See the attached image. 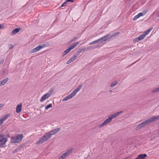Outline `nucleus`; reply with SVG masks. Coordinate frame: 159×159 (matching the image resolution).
<instances>
[{
    "mask_svg": "<svg viewBox=\"0 0 159 159\" xmlns=\"http://www.w3.org/2000/svg\"><path fill=\"white\" fill-rule=\"evenodd\" d=\"M63 157L62 155L60 156L59 157V159H64L65 158Z\"/></svg>",
    "mask_w": 159,
    "mask_h": 159,
    "instance_id": "obj_39",
    "label": "nucleus"
},
{
    "mask_svg": "<svg viewBox=\"0 0 159 159\" xmlns=\"http://www.w3.org/2000/svg\"><path fill=\"white\" fill-rule=\"evenodd\" d=\"M82 51H83V49H80L79 50L77 51V52L78 53H80L82 52Z\"/></svg>",
    "mask_w": 159,
    "mask_h": 159,
    "instance_id": "obj_38",
    "label": "nucleus"
},
{
    "mask_svg": "<svg viewBox=\"0 0 159 159\" xmlns=\"http://www.w3.org/2000/svg\"><path fill=\"white\" fill-rule=\"evenodd\" d=\"M9 46L10 47L9 48V50H11L13 48V45L12 44H9Z\"/></svg>",
    "mask_w": 159,
    "mask_h": 159,
    "instance_id": "obj_33",
    "label": "nucleus"
},
{
    "mask_svg": "<svg viewBox=\"0 0 159 159\" xmlns=\"http://www.w3.org/2000/svg\"><path fill=\"white\" fill-rule=\"evenodd\" d=\"M142 128H143V127H142V125H140V124H139L136 127V130H138Z\"/></svg>",
    "mask_w": 159,
    "mask_h": 159,
    "instance_id": "obj_26",
    "label": "nucleus"
},
{
    "mask_svg": "<svg viewBox=\"0 0 159 159\" xmlns=\"http://www.w3.org/2000/svg\"><path fill=\"white\" fill-rule=\"evenodd\" d=\"M60 129V128H58L45 134L44 135L41 137L36 142V144H39L46 141L51 137L52 135L56 134L59 132Z\"/></svg>",
    "mask_w": 159,
    "mask_h": 159,
    "instance_id": "obj_1",
    "label": "nucleus"
},
{
    "mask_svg": "<svg viewBox=\"0 0 159 159\" xmlns=\"http://www.w3.org/2000/svg\"><path fill=\"white\" fill-rule=\"evenodd\" d=\"M3 106V104H0V108L2 107Z\"/></svg>",
    "mask_w": 159,
    "mask_h": 159,
    "instance_id": "obj_44",
    "label": "nucleus"
},
{
    "mask_svg": "<svg viewBox=\"0 0 159 159\" xmlns=\"http://www.w3.org/2000/svg\"><path fill=\"white\" fill-rule=\"evenodd\" d=\"M139 15V17H140L141 16H143L144 14H143V13L142 12H140L138 14Z\"/></svg>",
    "mask_w": 159,
    "mask_h": 159,
    "instance_id": "obj_35",
    "label": "nucleus"
},
{
    "mask_svg": "<svg viewBox=\"0 0 159 159\" xmlns=\"http://www.w3.org/2000/svg\"><path fill=\"white\" fill-rule=\"evenodd\" d=\"M70 51V50L68 48V49L66 50L63 52V56L66 55Z\"/></svg>",
    "mask_w": 159,
    "mask_h": 159,
    "instance_id": "obj_24",
    "label": "nucleus"
},
{
    "mask_svg": "<svg viewBox=\"0 0 159 159\" xmlns=\"http://www.w3.org/2000/svg\"><path fill=\"white\" fill-rule=\"evenodd\" d=\"M17 149H15L14 151V153L16 152H17Z\"/></svg>",
    "mask_w": 159,
    "mask_h": 159,
    "instance_id": "obj_43",
    "label": "nucleus"
},
{
    "mask_svg": "<svg viewBox=\"0 0 159 159\" xmlns=\"http://www.w3.org/2000/svg\"><path fill=\"white\" fill-rule=\"evenodd\" d=\"M77 39V38L75 37L74 38H73L70 41V42H71L74 41H75Z\"/></svg>",
    "mask_w": 159,
    "mask_h": 159,
    "instance_id": "obj_36",
    "label": "nucleus"
},
{
    "mask_svg": "<svg viewBox=\"0 0 159 159\" xmlns=\"http://www.w3.org/2000/svg\"><path fill=\"white\" fill-rule=\"evenodd\" d=\"M92 48L91 47H88L87 48V50H89L91 48Z\"/></svg>",
    "mask_w": 159,
    "mask_h": 159,
    "instance_id": "obj_42",
    "label": "nucleus"
},
{
    "mask_svg": "<svg viewBox=\"0 0 159 159\" xmlns=\"http://www.w3.org/2000/svg\"><path fill=\"white\" fill-rule=\"evenodd\" d=\"M146 35H145V34L143 33V34H142L140 35L138 37L139 39L140 40H142L145 37Z\"/></svg>",
    "mask_w": 159,
    "mask_h": 159,
    "instance_id": "obj_22",
    "label": "nucleus"
},
{
    "mask_svg": "<svg viewBox=\"0 0 159 159\" xmlns=\"http://www.w3.org/2000/svg\"><path fill=\"white\" fill-rule=\"evenodd\" d=\"M98 42H100V43H102V41H101V38L90 43H89V44L91 45L92 44L97 43Z\"/></svg>",
    "mask_w": 159,
    "mask_h": 159,
    "instance_id": "obj_17",
    "label": "nucleus"
},
{
    "mask_svg": "<svg viewBox=\"0 0 159 159\" xmlns=\"http://www.w3.org/2000/svg\"><path fill=\"white\" fill-rule=\"evenodd\" d=\"M23 137L24 136L23 134H17L12 137L11 141L13 143H19L22 141Z\"/></svg>",
    "mask_w": 159,
    "mask_h": 159,
    "instance_id": "obj_4",
    "label": "nucleus"
},
{
    "mask_svg": "<svg viewBox=\"0 0 159 159\" xmlns=\"http://www.w3.org/2000/svg\"><path fill=\"white\" fill-rule=\"evenodd\" d=\"M139 17V15L138 14L137 15L135 16L133 19V20H136V19Z\"/></svg>",
    "mask_w": 159,
    "mask_h": 159,
    "instance_id": "obj_30",
    "label": "nucleus"
},
{
    "mask_svg": "<svg viewBox=\"0 0 159 159\" xmlns=\"http://www.w3.org/2000/svg\"><path fill=\"white\" fill-rule=\"evenodd\" d=\"M4 59H1L0 60V64H2L4 62Z\"/></svg>",
    "mask_w": 159,
    "mask_h": 159,
    "instance_id": "obj_34",
    "label": "nucleus"
},
{
    "mask_svg": "<svg viewBox=\"0 0 159 159\" xmlns=\"http://www.w3.org/2000/svg\"><path fill=\"white\" fill-rule=\"evenodd\" d=\"M139 41H140L138 37H137L133 40V42L134 43H135V42H138Z\"/></svg>",
    "mask_w": 159,
    "mask_h": 159,
    "instance_id": "obj_28",
    "label": "nucleus"
},
{
    "mask_svg": "<svg viewBox=\"0 0 159 159\" xmlns=\"http://www.w3.org/2000/svg\"><path fill=\"white\" fill-rule=\"evenodd\" d=\"M52 107V104H49V105H48L45 107V109L46 110L48 109L49 108H51Z\"/></svg>",
    "mask_w": 159,
    "mask_h": 159,
    "instance_id": "obj_27",
    "label": "nucleus"
},
{
    "mask_svg": "<svg viewBox=\"0 0 159 159\" xmlns=\"http://www.w3.org/2000/svg\"><path fill=\"white\" fill-rule=\"evenodd\" d=\"M66 2H73L74 1V0H66Z\"/></svg>",
    "mask_w": 159,
    "mask_h": 159,
    "instance_id": "obj_40",
    "label": "nucleus"
},
{
    "mask_svg": "<svg viewBox=\"0 0 159 159\" xmlns=\"http://www.w3.org/2000/svg\"><path fill=\"white\" fill-rule=\"evenodd\" d=\"M151 92L153 93L159 92V87L152 90Z\"/></svg>",
    "mask_w": 159,
    "mask_h": 159,
    "instance_id": "obj_20",
    "label": "nucleus"
},
{
    "mask_svg": "<svg viewBox=\"0 0 159 159\" xmlns=\"http://www.w3.org/2000/svg\"><path fill=\"white\" fill-rule=\"evenodd\" d=\"M68 154L66 152L65 153L62 154V155L64 157H63L65 158L66 157H67V156Z\"/></svg>",
    "mask_w": 159,
    "mask_h": 159,
    "instance_id": "obj_31",
    "label": "nucleus"
},
{
    "mask_svg": "<svg viewBox=\"0 0 159 159\" xmlns=\"http://www.w3.org/2000/svg\"><path fill=\"white\" fill-rule=\"evenodd\" d=\"M123 112V111H121L119 112H116L113 114L110 115L108 118L107 119L104 121L99 126V128H101L106 124L109 123L111 120L118 116L120 114H121Z\"/></svg>",
    "mask_w": 159,
    "mask_h": 159,
    "instance_id": "obj_2",
    "label": "nucleus"
},
{
    "mask_svg": "<svg viewBox=\"0 0 159 159\" xmlns=\"http://www.w3.org/2000/svg\"><path fill=\"white\" fill-rule=\"evenodd\" d=\"M82 87V86L81 85H79V86H78V87L77 89L74 90L72 92L75 95H76L77 92L80 90V89Z\"/></svg>",
    "mask_w": 159,
    "mask_h": 159,
    "instance_id": "obj_16",
    "label": "nucleus"
},
{
    "mask_svg": "<svg viewBox=\"0 0 159 159\" xmlns=\"http://www.w3.org/2000/svg\"><path fill=\"white\" fill-rule=\"evenodd\" d=\"M73 148H71L69 150L67 151L66 152L69 155V154L71 153L73 150Z\"/></svg>",
    "mask_w": 159,
    "mask_h": 159,
    "instance_id": "obj_29",
    "label": "nucleus"
},
{
    "mask_svg": "<svg viewBox=\"0 0 159 159\" xmlns=\"http://www.w3.org/2000/svg\"><path fill=\"white\" fill-rule=\"evenodd\" d=\"M9 137V134L7 133L6 135H0V147H2L5 145L7 141V138Z\"/></svg>",
    "mask_w": 159,
    "mask_h": 159,
    "instance_id": "obj_5",
    "label": "nucleus"
},
{
    "mask_svg": "<svg viewBox=\"0 0 159 159\" xmlns=\"http://www.w3.org/2000/svg\"><path fill=\"white\" fill-rule=\"evenodd\" d=\"M21 30L20 28H16L14 29L11 32V35H14L18 33Z\"/></svg>",
    "mask_w": 159,
    "mask_h": 159,
    "instance_id": "obj_12",
    "label": "nucleus"
},
{
    "mask_svg": "<svg viewBox=\"0 0 159 159\" xmlns=\"http://www.w3.org/2000/svg\"><path fill=\"white\" fill-rule=\"evenodd\" d=\"M3 27V25L2 24H0V29L2 28Z\"/></svg>",
    "mask_w": 159,
    "mask_h": 159,
    "instance_id": "obj_41",
    "label": "nucleus"
},
{
    "mask_svg": "<svg viewBox=\"0 0 159 159\" xmlns=\"http://www.w3.org/2000/svg\"><path fill=\"white\" fill-rule=\"evenodd\" d=\"M1 81H0V86H2L3 85L2 84H1Z\"/></svg>",
    "mask_w": 159,
    "mask_h": 159,
    "instance_id": "obj_45",
    "label": "nucleus"
},
{
    "mask_svg": "<svg viewBox=\"0 0 159 159\" xmlns=\"http://www.w3.org/2000/svg\"><path fill=\"white\" fill-rule=\"evenodd\" d=\"M159 119V116H154L150 118L143 121L140 123L142 127L143 128L146 125H148L153 121H155Z\"/></svg>",
    "mask_w": 159,
    "mask_h": 159,
    "instance_id": "obj_3",
    "label": "nucleus"
},
{
    "mask_svg": "<svg viewBox=\"0 0 159 159\" xmlns=\"http://www.w3.org/2000/svg\"><path fill=\"white\" fill-rule=\"evenodd\" d=\"M78 57V55L77 54L74 55L70 59L67 61L66 63L69 64L71 62H73L75 61Z\"/></svg>",
    "mask_w": 159,
    "mask_h": 159,
    "instance_id": "obj_9",
    "label": "nucleus"
},
{
    "mask_svg": "<svg viewBox=\"0 0 159 159\" xmlns=\"http://www.w3.org/2000/svg\"><path fill=\"white\" fill-rule=\"evenodd\" d=\"M10 115V114H7L3 116L2 118L1 119L3 121H4L6 120L9 117Z\"/></svg>",
    "mask_w": 159,
    "mask_h": 159,
    "instance_id": "obj_19",
    "label": "nucleus"
},
{
    "mask_svg": "<svg viewBox=\"0 0 159 159\" xmlns=\"http://www.w3.org/2000/svg\"><path fill=\"white\" fill-rule=\"evenodd\" d=\"M53 91L54 89H53L52 88L51 89L48 93H47L44 94L40 100V101L41 102H43L46 99L48 98L51 96V95L53 93Z\"/></svg>",
    "mask_w": 159,
    "mask_h": 159,
    "instance_id": "obj_6",
    "label": "nucleus"
},
{
    "mask_svg": "<svg viewBox=\"0 0 159 159\" xmlns=\"http://www.w3.org/2000/svg\"><path fill=\"white\" fill-rule=\"evenodd\" d=\"M117 82L116 81H115L111 84V87H113L117 84Z\"/></svg>",
    "mask_w": 159,
    "mask_h": 159,
    "instance_id": "obj_25",
    "label": "nucleus"
},
{
    "mask_svg": "<svg viewBox=\"0 0 159 159\" xmlns=\"http://www.w3.org/2000/svg\"><path fill=\"white\" fill-rule=\"evenodd\" d=\"M79 42H76L74 44L71 45L70 47H69L68 48L70 50V51L71 50L74 48L75 47L79 44Z\"/></svg>",
    "mask_w": 159,
    "mask_h": 159,
    "instance_id": "obj_15",
    "label": "nucleus"
},
{
    "mask_svg": "<svg viewBox=\"0 0 159 159\" xmlns=\"http://www.w3.org/2000/svg\"><path fill=\"white\" fill-rule=\"evenodd\" d=\"M3 121L2 119H0V125H1L3 123Z\"/></svg>",
    "mask_w": 159,
    "mask_h": 159,
    "instance_id": "obj_37",
    "label": "nucleus"
},
{
    "mask_svg": "<svg viewBox=\"0 0 159 159\" xmlns=\"http://www.w3.org/2000/svg\"><path fill=\"white\" fill-rule=\"evenodd\" d=\"M41 49L39 47V45L36 47L35 48H34L32 49L30 52V53H32L37 52L40 50Z\"/></svg>",
    "mask_w": 159,
    "mask_h": 159,
    "instance_id": "obj_10",
    "label": "nucleus"
},
{
    "mask_svg": "<svg viewBox=\"0 0 159 159\" xmlns=\"http://www.w3.org/2000/svg\"><path fill=\"white\" fill-rule=\"evenodd\" d=\"M120 32H119L114 33L112 34H111V38L114 37L116 36H117L119 34Z\"/></svg>",
    "mask_w": 159,
    "mask_h": 159,
    "instance_id": "obj_23",
    "label": "nucleus"
},
{
    "mask_svg": "<svg viewBox=\"0 0 159 159\" xmlns=\"http://www.w3.org/2000/svg\"><path fill=\"white\" fill-rule=\"evenodd\" d=\"M67 3L68 2H66V1H65L62 4L61 7H64L66 6V5Z\"/></svg>",
    "mask_w": 159,
    "mask_h": 159,
    "instance_id": "obj_32",
    "label": "nucleus"
},
{
    "mask_svg": "<svg viewBox=\"0 0 159 159\" xmlns=\"http://www.w3.org/2000/svg\"><path fill=\"white\" fill-rule=\"evenodd\" d=\"M98 46H96V47H98Z\"/></svg>",
    "mask_w": 159,
    "mask_h": 159,
    "instance_id": "obj_47",
    "label": "nucleus"
},
{
    "mask_svg": "<svg viewBox=\"0 0 159 159\" xmlns=\"http://www.w3.org/2000/svg\"><path fill=\"white\" fill-rule=\"evenodd\" d=\"M9 79L8 78H6L5 79H3L1 81V84H2L3 85H4L8 80Z\"/></svg>",
    "mask_w": 159,
    "mask_h": 159,
    "instance_id": "obj_18",
    "label": "nucleus"
},
{
    "mask_svg": "<svg viewBox=\"0 0 159 159\" xmlns=\"http://www.w3.org/2000/svg\"><path fill=\"white\" fill-rule=\"evenodd\" d=\"M137 61H135V62H134V63H133L132 64H131V65H133V64H134V63H136Z\"/></svg>",
    "mask_w": 159,
    "mask_h": 159,
    "instance_id": "obj_46",
    "label": "nucleus"
},
{
    "mask_svg": "<svg viewBox=\"0 0 159 159\" xmlns=\"http://www.w3.org/2000/svg\"><path fill=\"white\" fill-rule=\"evenodd\" d=\"M22 103H21L17 106L16 110V112L17 113H19L22 110Z\"/></svg>",
    "mask_w": 159,
    "mask_h": 159,
    "instance_id": "obj_11",
    "label": "nucleus"
},
{
    "mask_svg": "<svg viewBox=\"0 0 159 159\" xmlns=\"http://www.w3.org/2000/svg\"><path fill=\"white\" fill-rule=\"evenodd\" d=\"M75 95L74 93L72 92L70 94L67 95L66 97H65L64 98L62 101H67L69 99H70L72 98L73 97H74Z\"/></svg>",
    "mask_w": 159,
    "mask_h": 159,
    "instance_id": "obj_8",
    "label": "nucleus"
},
{
    "mask_svg": "<svg viewBox=\"0 0 159 159\" xmlns=\"http://www.w3.org/2000/svg\"><path fill=\"white\" fill-rule=\"evenodd\" d=\"M147 156L146 154H141L139 155L135 159H143Z\"/></svg>",
    "mask_w": 159,
    "mask_h": 159,
    "instance_id": "obj_13",
    "label": "nucleus"
},
{
    "mask_svg": "<svg viewBox=\"0 0 159 159\" xmlns=\"http://www.w3.org/2000/svg\"><path fill=\"white\" fill-rule=\"evenodd\" d=\"M112 38L111 34H108L101 38L102 43L103 41L107 42L110 40Z\"/></svg>",
    "mask_w": 159,
    "mask_h": 159,
    "instance_id": "obj_7",
    "label": "nucleus"
},
{
    "mask_svg": "<svg viewBox=\"0 0 159 159\" xmlns=\"http://www.w3.org/2000/svg\"><path fill=\"white\" fill-rule=\"evenodd\" d=\"M152 28H151L149 29H148L147 30H146L144 33L145 35L146 36L149 33V32L151 31L152 29Z\"/></svg>",
    "mask_w": 159,
    "mask_h": 159,
    "instance_id": "obj_21",
    "label": "nucleus"
},
{
    "mask_svg": "<svg viewBox=\"0 0 159 159\" xmlns=\"http://www.w3.org/2000/svg\"><path fill=\"white\" fill-rule=\"evenodd\" d=\"M39 45L41 49L45 47L49 46L50 44L48 43L45 42L44 44H43L42 45Z\"/></svg>",
    "mask_w": 159,
    "mask_h": 159,
    "instance_id": "obj_14",
    "label": "nucleus"
}]
</instances>
